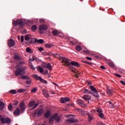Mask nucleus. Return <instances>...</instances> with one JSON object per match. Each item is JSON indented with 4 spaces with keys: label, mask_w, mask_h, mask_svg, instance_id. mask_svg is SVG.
I'll return each instance as SVG.
<instances>
[{
    "label": "nucleus",
    "mask_w": 125,
    "mask_h": 125,
    "mask_svg": "<svg viewBox=\"0 0 125 125\" xmlns=\"http://www.w3.org/2000/svg\"><path fill=\"white\" fill-rule=\"evenodd\" d=\"M69 63H70V65L67 66H71V65H72V66H74L75 67H80V64H79V62H75V61L71 62V60H70V62H69Z\"/></svg>",
    "instance_id": "nucleus-7"
},
{
    "label": "nucleus",
    "mask_w": 125,
    "mask_h": 125,
    "mask_svg": "<svg viewBox=\"0 0 125 125\" xmlns=\"http://www.w3.org/2000/svg\"><path fill=\"white\" fill-rule=\"evenodd\" d=\"M64 101L65 102H69L70 101V99H69L68 97H65L64 98Z\"/></svg>",
    "instance_id": "nucleus-52"
},
{
    "label": "nucleus",
    "mask_w": 125,
    "mask_h": 125,
    "mask_svg": "<svg viewBox=\"0 0 125 125\" xmlns=\"http://www.w3.org/2000/svg\"><path fill=\"white\" fill-rule=\"evenodd\" d=\"M78 42V41L76 40L75 39H73L72 41H71V43L73 45H75Z\"/></svg>",
    "instance_id": "nucleus-31"
},
{
    "label": "nucleus",
    "mask_w": 125,
    "mask_h": 125,
    "mask_svg": "<svg viewBox=\"0 0 125 125\" xmlns=\"http://www.w3.org/2000/svg\"><path fill=\"white\" fill-rule=\"evenodd\" d=\"M24 42V36H21V42Z\"/></svg>",
    "instance_id": "nucleus-59"
},
{
    "label": "nucleus",
    "mask_w": 125,
    "mask_h": 125,
    "mask_svg": "<svg viewBox=\"0 0 125 125\" xmlns=\"http://www.w3.org/2000/svg\"><path fill=\"white\" fill-rule=\"evenodd\" d=\"M14 114L16 116H19V115H20V109L17 108L16 110L14 111Z\"/></svg>",
    "instance_id": "nucleus-17"
},
{
    "label": "nucleus",
    "mask_w": 125,
    "mask_h": 125,
    "mask_svg": "<svg viewBox=\"0 0 125 125\" xmlns=\"http://www.w3.org/2000/svg\"><path fill=\"white\" fill-rule=\"evenodd\" d=\"M83 93H86L87 94H90V93H91V92H89L88 91V90L87 89H85L83 91Z\"/></svg>",
    "instance_id": "nucleus-40"
},
{
    "label": "nucleus",
    "mask_w": 125,
    "mask_h": 125,
    "mask_svg": "<svg viewBox=\"0 0 125 125\" xmlns=\"http://www.w3.org/2000/svg\"><path fill=\"white\" fill-rule=\"evenodd\" d=\"M43 113V109H37L35 112V114L37 115L38 117H41Z\"/></svg>",
    "instance_id": "nucleus-5"
},
{
    "label": "nucleus",
    "mask_w": 125,
    "mask_h": 125,
    "mask_svg": "<svg viewBox=\"0 0 125 125\" xmlns=\"http://www.w3.org/2000/svg\"><path fill=\"white\" fill-rule=\"evenodd\" d=\"M58 35V37H60V38H63V34L61 33L60 32L59 34Z\"/></svg>",
    "instance_id": "nucleus-57"
},
{
    "label": "nucleus",
    "mask_w": 125,
    "mask_h": 125,
    "mask_svg": "<svg viewBox=\"0 0 125 125\" xmlns=\"http://www.w3.org/2000/svg\"><path fill=\"white\" fill-rule=\"evenodd\" d=\"M42 55H43V56H45L46 55H49V53H45V52L42 53Z\"/></svg>",
    "instance_id": "nucleus-55"
},
{
    "label": "nucleus",
    "mask_w": 125,
    "mask_h": 125,
    "mask_svg": "<svg viewBox=\"0 0 125 125\" xmlns=\"http://www.w3.org/2000/svg\"><path fill=\"white\" fill-rule=\"evenodd\" d=\"M86 59H87L88 60H90V61L92 60V58H91V57H86Z\"/></svg>",
    "instance_id": "nucleus-63"
},
{
    "label": "nucleus",
    "mask_w": 125,
    "mask_h": 125,
    "mask_svg": "<svg viewBox=\"0 0 125 125\" xmlns=\"http://www.w3.org/2000/svg\"><path fill=\"white\" fill-rule=\"evenodd\" d=\"M43 68H44L45 69H46V67H47V64H46V63H43Z\"/></svg>",
    "instance_id": "nucleus-60"
},
{
    "label": "nucleus",
    "mask_w": 125,
    "mask_h": 125,
    "mask_svg": "<svg viewBox=\"0 0 125 125\" xmlns=\"http://www.w3.org/2000/svg\"><path fill=\"white\" fill-rule=\"evenodd\" d=\"M83 52L86 54H90L91 51H89V50H84Z\"/></svg>",
    "instance_id": "nucleus-33"
},
{
    "label": "nucleus",
    "mask_w": 125,
    "mask_h": 125,
    "mask_svg": "<svg viewBox=\"0 0 125 125\" xmlns=\"http://www.w3.org/2000/svg\"><path fill=\"white\" fill-rule=\"evenodd\" d=\"M44 46L46 47V48H50V47L54 46V45L51 43H46L44 44Z\"/></svg>",
    "instance_id": "nucleus-18"
},
{
    "label": "nucleus",
    "mask_w": 125,
    "mask_h": 125,
    "mask_svg": "<svg viewBox=\"0 0 125 125\" xmlns=\"http://www.w3.org/2000/svg\"><path fill=\"white\" fill-rule=\"evenodd\" d=\"M25 91H26V89H19L18 90V92L19 93H23V92H25Z\"/></svg>",
    "instance_id": "nucleus-35"
},
{
    "label": "nucleus",
    "mask_w": 125,
    "mask_h": 125,
    "mask_svg": "<svg viewBox=\"0 0 125 125\" xmlns=\"http://www.w3.org/2000/svg\"><path fill=\"white\" fill-rule=\"evenodd\" d=\"M28 106L29 107H32L31 110H34L39 106V104H36V101H32L29 104Z\"/></svg>",
    "instance_id": "nucleus-4"
},
{
    "label": "nucleus",
    "mask_w": 125,
    "mask_h": 125,
    "mask_svg": "<svg viewBox=\"0 0 125 125\" xmlns=\"http://www.w3.org/2000/svg\"><path fill=\"white\" fill-rule=\"evenodd\" d=\"M13 25L15 27H17V25H19L18 20L17 21H13Z\"/></svg>",
    "instance_id": "nucleus-27"
},
{
    "label": "nucleus",
    "mask_w": 125,
    "mask_h": 125,
    "mask_svg": "<svg viewBox=\"0 0 125 125\" xmlns=\"http://www.w3.org/2000/svg\"><path fill=\"white\" fill-rule=\"evenodd\" d=\"M19 102H18V101H16L13 103V105H14V106H17V104H19Z\"/></svg>",
    "instance_id": "nucleus-54"
},
{
    "label": "nucleus",
    "mask_w": 125,
    "mask_h": 125,
    "mask_svg": "<svg viewBox=\"0 0 125 125\" xmlns=\"http://www.w3.org/2000/svg\"><path fill=\"white\" fill-rule=\"evenodd\" d=\"M10 93H11V94H16L17 92L15 90H11L10 91Z\"/></svg>",
    "instance_id": "nucleus-44"
},
{
    "label": "nucleus",
    "mask_w": 125,
    "mask_h": 125,
    "mask_svg": "<svg viewBox=\"0 0 125 125\" xmlns=\"http://www.w3.org/2000/svg\"><path fill=\"white\" fill-rule=\"evenodd\" d=\"M30 38H31V35L30 34H27L25 35V41H29L30 40Z\"/></svg>",
    "instance_id": "nucleus-26"
},
{
    "label": "nucleus",
    "mask_w": 125,
    "mask_h": 125,
    "mask_svg": "<svg viewBox=\"0 0 125 125\" xmlns=\"http://www.w3.org/2000/svg\"><path fill=\"white\" fill-rule=\"evenodd\" d=\"M20 108H21V111H25V103H24L23 102L21 103V104L20 105Z\"/></svg>",
    "instance_id": "nucleus-9"
},
{
    "label": "nucleus",
    "mask_w": 125,
    "mask_h": 125,
    "mask_svg": "<svg viewBox=\"0 0 125 125\" xmlns=\"http://www.w3.org/2000/svg\"><path fill=\"white\" fill-rule=\"evenodd\" d=\"M18 23L20 26H21V25H23V21L21 19L18 20Z\"/></svg>",
    "instance_id": "nucleus-32"
},
{
    "label": "nucleus",
    "mask_w": 125,
    "mask_h": 125,
    "mask_svg": "<svg viewBox=\"0 0 125 125\" xmlns=\"http://www.w3.org/2000/svg\"><path fill=\"white\" fill-rule=\"evenodd\" d=\"M8 110H9V111H11V110H12V103L9 104V105L8 106Z\"/></svg>",
    "instance_id": "nucleus-46"
},
{
    "label": "nucleus",
    "mask_w": 125,
    "mask_h": 125,
    "mask_svg": "<svg viewBox=\"0 0 125 125\" xmlns=\"http://www.w3.org/2000/svg\"><path fill=\"white\" fill-rule=\"evenodd\" d=\"M49 92H50V93H51V94H55V92H54L51 90H50Z\"/></svg>",
    "instance_id": "nucleus-58"
},
{
    "label": "nucleus",
    "mask_w": 125,
    "mask_h": 125,
    "mask_svg": "<svg viewBox=\"0 0 125 125\" xmlns=\"http://www.w3.org/2000/svg\"><path fill=\"white\" fill-rule=\"evenodd\" d=\"M55 120L56 122H60L61 121V118L59 116H58V114L56 113L54 116L50 118L49 120V124H52L53 123V120Z\"/></svg>",
    "instance_id": "nucleus-3"
},
{
    "label": "nucleus",
    "mask_w": 125,
    "mask_h": 125,
    "mask_svg": "<svg viewBox=\"0 0 125 125\" xmlns=\"http://www.w3.org/2000/svg\"><path fill=\"white\" fill-rule=\"evenodd\" d=\"M76 50L78 52H80L82 50V47L79 45H77L76 47Z\"/></svg>",
    "instance_id": "nucleus-23"
},
{
    "label": "nucleus",
    "mask_w": 125,
    "mask_h": 125,
    "mask_svg": "<svg viewBox=\"0 0 125 125\" xmlns=\"http://www.w3.org/2000/svg\"><path fill=\"white\" fill-rule=\"evenodd\" d=\"M48 27L46 25H41L39 26V31H43V30H47Z\"/></svg>",
    "instance_id": "nucleus-8"
},
{
    "label": "nucleus",
    "mask_w": 125,
    "mask_h": 125,
    "mask_svg": "<svg viewBox=\"0 0 125 125\" xmlns=\"http://www.w3.org/2000/svg\"><path fill=\"white\" fill-rule=\"evenodd\" d=\"M99 117H100V118H101V119H104V114H103V113L101 112V113H99Z\"/></svg>",
    "instance_id": "nucleus-38"
},
{
    "label": "nucleus",
    "mask_w": 125,
    "mask_h": 125,
    "mask_svg": "<svg viewBox=\"0 0 125 125\" xmlns=\"http://www.w3.org/2000/svg\"><path fill=\"white\" fill-rule=\"evenodd\" d=\"M21 79L22 80H29V77L27 76H21Z\"/></svg>",
    "instance_id": "nucleus-41"
},
{
    "label": "nucleus",
    "mask_w": 125,
    "mask_h": 125,
    "mask_svg": "<svg viewBox=\"0 0 125 125\" xmlns=\"http://www.w3.org/2000/svg\"><path fill=\"white\" fill-rule=\"evenodd\" d=\"M26 52L30 53L31 54H33V50H32L30 47H27L26 48Z\"/></svg>",
    "instance_id": "nucleus-21"
},
{
    "label": "nucleus",
    "mask_w": 125,
    "mask_h": 125,
    "mask_svg": "<svg viewBox=\"0 0 125 125\" xmlns=\"http://www.w3.org/2000/svg\"><path fill=\"white\" fill-rule=\"evenodd\" d=\"M16 70L15 72V75L16 76H22L26 73L25 70L27 69V66H24L23 68H21L20 64H18L15 66Z\"/></svg>",
    "instance_id": "nucleus-1"
},
{
    "label": "nucleus",
    "mask_w": 125,
    "mask_h": 125,
    "mask_svg": "<svg viewBox=\"0 0 125 125\" xmlns=\"http://www.w3.org/2000/svg\"><path fill=\"white\" fill-rule=\"evenodd\" d=\"M33 78L34 79H36L37 81H40L41 79H42V77L38 76V75L34 74L32 76Z\"/></svg>",
    "instance_id": "nucleus-14"
},
{
    "label": "nucleus",
    "mask_w": 125,
    "mask_h": 125,
    "mask_svg": "<svg viewBox=\"0 0 125 125\" xmlns=\"http://www.w3.org/2000/svg\"><path fill=\"white\" fill-rule=\"evenodd\" d=\"M97 112H98V113H102L103 111H102V109L101 108H99L97 110Z\"/></svg>",
    "instance_id": "nucleus-53"
},
{
    "label": "nucleus",
    "mask_w": 125,
    "mask_h": 125,
    "mask_svg": "<svg viewBox=\"0 0 125 125\" xmlns=\"http://www.w3.org/2000/svg\"><path fill=\"white\" fill-rule=\"evenodd\" d=\"M36 91H37V88L35 87L31 90V92H32V93H35Z\"/></svg>",
    "instance_id": "nucleus-48"
},
{
    "label": "nucleus",
    "mask_w": 125,
    "mask_h": 125,
    "mask_svg": "<svg viewBox=\"0 0 125 125\" xmlns=\"http://www.w3.org/2000/svg\"><path fill=\"white\" fill-rule=\"evenodd\" d=\"M32 83V80L30 79V78H29V79L26 80V83L27 84H30Z\"/></svg>",
    "instance_id": "nucleus-45"
},
{
    "label": "nucleus",
    "mask_w": 125,
    "mask_h": 125,
    "mask_svg": "<svg viewBox=\"0 0 125 125\" xmlns=\"http://www.w3.org/2000/svg\"><path fill=\"white\" fill-rule=\"evenodd\" d=\"M37 27L36 25H33L31 27V29L32 31H36V30H37Z\"/></svg>",
    "instance_id": "nucleus-42"
},
{
    "label": "nucleus",
    "mask_w": 125,
    "mask_h": 125,
    "mask_svg": "<svg viewBox=\"0 0 125 125\" xmlns=\"http://www.w3.org/2000/svg\"><path fill=\"white\" fill-rule=\"evenodd\" d=\"M46 69H48V70H50V71H51V70H52V66L50 63L47 64Z\"/></svg>",
    "instance_id": "nucleus-22"
},
{
    "label": "nucleus",
    "mask_w": 125,
    "mask_h": 125,
    "mask_svg": "<svg viewBox=\"0 0 125 125\" xmlns=\"http://www.w3.org/2000/svg\"><path fill=\"white\" fill-rule=\"evenodd\" d=\"M38 50H39L40 52H42V51L43 50V48H42V47L38 48Z\"/></svg>",
    "instance_id": "nucleus-56"
},
{
    "label": "nucleus",
    "mask_w": 125,
    "mask_h": 125,
    "mask_svg": "<svg viewBox=\"0 0 125 125\" xmlns=\"http://www.w3.org/2000/svg\"><path fill=\"white\" fill-rule=\"evenodd\" d=\"M60 101H61V103H62V104L65 103V99L64 98H61Z\"/></svg>",
    "instance_id": "nucleus-49"
},
{
    "label": "nucleus",
    "mask_w": 125,
    "mask_h": 125,
    "mask_svg": "<svg viewBox=\"0 0 125 125\" xmlns=\"http://www.w3.org/2000/svg\"><path fill=\"white\" fill-rule=\"evenodd\" d=\"M4 103L1 101H0V111H2V110H3L4 108Z\"/></svg>",
    "instance_id": "nucleus-15"
},
{
    "label": "nucleus",
    "mask_w": 125,
    "mask_h": 125,
    "mask_svg": "<svg viewBox=\"0 0 125 125\" xmlns=\"http://www.w3.org/2000/svg\"><path fill=\"white\" fill-rule=\"evenodd\" d=\"M54 56H55V57L57 58H61V59L62 60V63H64V65H65V66H69L71 60L61 57L60 56V55L58 54H56Z\"/></svg>",
    "instance_id": "nucleus-2"
},
{
    "label": "nucleus",
    "mask_w": 125,
    "mask_h": 125,
    "mask_svg": "<svg viewBox=\"0 0 125 125\" xmlns=\"http://www.w3.org/2000/svg\"><path fill=\"white\" fill-rule=\"evenodd\" d=\"M40 82H42V83H43L46 84L47 83V81H45L44 79H42V78L41 77V79L40 80Z\"/></svg>",
    "instance_id": "nucleus-37"
},
{
    "label": "nucleus",
    "mask_w": 125,
    "mask_h": 125,
    "mask_svg": "<svg viewBox=\"0 0 125 125\" xmlns=\"http://www.w3.org/2000/svg\"><path fill=\"white\" fill-rule=\"evenodd\" d=\"M29 65L32 70H36V68H35V66L33 65V63H32V62H30Z\"/></svg>",
    "instance_id": "nucleus-30"
},
{
    "label": "nucleus",
    "mask_w": 125,
    "mask_h": 125,
    "mask_svg": "<svg viewBox=\"0 0 125 125\" xmlns=\"http://www.w3.org/2000/svg\"><path fill=\"white\" fill-rule=\"evenodd\" d=\"M37 70L40 73H43V69L41 67H38Z\"/></svg>",
    "instance_id": "nucleus-34"
},
{
    "label": "nucleus",
    "mask_w": 125,
    "mask_h": 125,
    "mask_svg": "<svg viewBox=\"0 0 125 125\" xmlns=\"http://www.w3.org/2000/svg\"><path fill=\"white\" fill-rule=\"evenodd\" d=\"M14 58L15 60H20L21 57L18 55H15Z\"/></svg>",
    "instance_id": "nucleus-29"
},
{
    "label": "nucleus",
    "mask_w": 125,
    "mask_h": 125,
    "mask_svg": "<svg viewBox=\"0 0 125 125\" xmlns=\"http://www.w3.org/2000/svg\"><path fill=\"white\" fill-rule=\"evenodd\" d=\"M35 42H38V43H42V42H43L44 41L42 39H36L35 40Z\"/></svg>",
    "instance_id": "nucleus-24"
},
{
    "label": "nucleus",
    "mask_w": 125,
    "mask_h": 125,
    "mask_svg": "<svg viewBox=\"0 0 125 125\" xmlns=\"http://www.w3.org/2000/svg\"><path fill=\"white\" fill-rule=\"evenodd\" d=\"M42 93L43 95L45 96V97L47 98L49 97V95L48 94V93H47V91H46L45 89L42 90Z\"/></svg>",
    "instance_id": "nucleus-16"
},
{
    "label": "nucleus",
    "mask_w": 125,
    "mask_h": 125,
    "mask_svg": "<svg viewBox=\"0 0 125 125\" xmlns=\"http://www.w3.org/2000/svg\"><path fill=\"white\" fill-rule=\"evenodd\" d=\"M106 93L109 95L110 96L113 95V90L111 89H107L106 90Z\"/></svg>",
    "instance_id": "nucleus-19"
},
{
    "label": "nucleus",
    "mask_w": 125,
    "mask_h": 125,
    "mask_svg": "<svg viewBox=\"0 0 125 125\" xmlns=\"http://www.w3.org/2000/svg\"><path fill=\"white\" fill-rule=\"evenodd\" d=\"M83 98L85 101H88V100H90L91 99V98H90V97L87 95H84Z\"/></svg>",
    "instance_id": "nucleus-11"
},
{
    "label": "nucleus",
    "mask_w": 125,
    "mask_h": 125,
    "mask_svg": "<svg viewBox=\"0 0 125 125\" xmlns=\"http://www.w3.org/2000/svg\"><path fill=\"white\" fill-rule=\"evenodd\" d=\"M11 123V120L9 118H6V124H10Z\"/></svg>",
    "instance_id": "nucleus-43"
},
{
    "label": "nucleus",
    "mask_w": 125,
    "mask_h": 125,
    "mask_svg": "<svg viewBox=\"0 0 125 125\" xmlns=\"http://www.w3.org/2000/svg\"><path fill=\"white\" fill-rule=\"evenodd\" d=\"M67 124H74V123H76V121L74 118H71V119H69L66 121Z\"/></svg>",
    "instance_id": "nucleus-12"
},
{
    "label": "nucleus",
    "mask_w": 125,
    "mask_h": 125,
    "mask_svg": "<svg viewBox=\"0 0 125 125\" xmlns=\"http://www.w3.org/2000/svg\"><path fill=\"white\" fill-rule=\"evenodd\" d=\"M45 117V118H48L49 116H50V111H47L44 114Z\"/></svg>",
    "instance_id": "nucleus-25"
},
{
    "label": "nucleus",
    "mask_w": 125,
    "mask_h": 125,
    "mask_svg": "<svg viewBox=\"0 0 125 125\" xmlns=\"http://www.w3.org/2000/svg\"><path fill=\"white\" fill-rule=\"evenodd\" d=\"M77 103L79 104V105H81L82 106L86 107V105H85L83 102V101L82 100H77Z\"/></svg>",
    "instance_id": "nucleus-10"
},
{
    "label": "nucleus",
    "mask_w": 125,
    "mask_h": 125,
    "mask_svg": "<svg viewBox=\"0 0 125 125\" xmlns=\"http://www.w3.org/2000/svg\"><path fill=\"white\" fill-rule=\"evenodd\" d=\"M120 83L123 85H125V83L123 81H120Z\"/></svg>",
    "instance_id": "nucleus-64"
},
{
    "label": "nucleus",
    "mask_w": 125,
    "mask_h": 125,
    "mask_svg": "<svg viewBox=\"0 0 125 125\" xmlns=\"http://www.w3.org/2000/svg\"><path fill=\"white\" fill-rule=\"evenodd\" d=\"M101 69H102L103 70H106V67L105 66L102 65L100 66Z\"/></svg>",
    "instance_id": "nucleus-61"
},
{
    "label": "nucleus",
    "mask_w": 125,
    "mask_h": 125,
    "mask_svg": "<svg viewBox=\"0 0 125 125\" xmlns=\"http://www.w3.org/2000/svg\"><path fill=\"white\" fill-rule=\"evenodd\" d=\"M52 34L53 36H58L60 34V32L59 31V30H54L52 31Z\"/></svg>",
    "instance_id": "nucleus-13"
},
{
    "label": "nucleus",
    "mask_w": 125,
    "mask_h": 125,
    "mask_svg": "<svg viewBox=\"0 0 125 125\" xmlns=\"http://www.w3.org/2000/svg\"><path fill=\"white\" fill-rule=\"evenodd\" d=\"M114 75L115 76L118 77V78H121L122 77L121 75H120V74H118L117 73H115Z\"/></svg>",
    "instance_id": "nucleus-62"
},
{
    "label": "nucleus",
    "mask_w": 125,
    "mask_h": 125,
    "mask_svg": "<svg viewBox=\"0 0 125 125\" xmlns=\"http://www.w3.org/2000/svg\"><path fill=\"white\" fill-rule=\"evenodd\" d=\"M88 115V122H90L91 121L93 120V117H92V115H90L89 113H87Z\"/></svg>",
    "instance_id": "nucleus-20"
},
{
    "label": "nucleus",
    "mask_w": 125,
    "mask_h": 125,
    "mask_svg": "<svg viewBox=\"0 0 125 125\" xmlns=\"http://www.w3.org/2000/svg\"><path fill=\"white\" fill-rule=\"evenodd\" d=\"M94 96H95V97H98L99 96V94H98V92H94L93 93Z\"/></svg>",
    "instance_id": "nucleus-50"
},
{
    "label": "nucleus",
    "mask_w": 125,
    "mask_h": 125,
    "mask_svg": "<svg viewBox=\"0 0 125 125\" xmlns=\"http://www.w3.org/2000/svg\"><path fill=\"white\" fill-rule=\"evenodd\" d=\"M108 65L111 67H115V64H114V63L112 62H109L108 63Z\"/></svg>",
    "instance_id": "nucleus-36"
},
{
    "label": "nucleus",
    "mask_w": 125,
    "mask_h": 125,
    "mask_svg": "<svg viewBox=\"0 0 125 125\" xmlns=\"http://www.w3.org/2000/svg\"><path fill=\"white\" fill-rule=\"evenodd\" d=\"M34 58H37V57H36L35 56H33L32 59H29L30 62H33V61H35V59H34Z\"/></svg>",
    "instance_id": "nucleus-51"
},
{
    "label": "nucleus",
    "mask_w": 125,
    "mask_h": 125,
    "mask_svg": "<svg viewBox=\"0 0 125 125\" xmlns=\"http://www.w3.org/2000/svg\"><path fill=\"white\" fill-rule=\"evenodd\" d=\"M90 88H91V90L93 91V92H98L97 90H96V88H95V87H94L93 86H90Z\"/></svg>",
    "instance_id": "nucleus-28"
},
{
    "label": "nucleus",
    "mask_w": 125,
    "mask_h": 125,
    "mask_svg": "<svg viewBox=\"0 0 125 125\" xmlns=\"http://www.w3.org/2000/svg\"><path fill=\"white\" fill-rule=\"evenodd\" d=\"M108 103H109V106L111 108H114V104H113V103L109 101L108 102Z\"/></svg>",
    "instance_id": "nucleus-47"
},
{
    "label": "nucleus",
    "mask_w": 125,
    "mask_h": 125,
    "mask_svg": "<svg viewBox=\"0 0 125 125\" xmlns=\"http://www.w3.org/2000/svg\"><path fill=\"white\" fill-rule=\"evenodd\" d=\"M8 45L9 47H13V46L15 45V41L12 39L9 40L8 42Z\"/></svg>",
    "instance_id": "nucleus-6"
},
{
    "label": "nucleus",
    "mask_w": 125,
    "mask_h": 125,
    "mask_svg": "<svg viewBox=\"0 0 125 125\" xmlns=\"http://www.w3.org/2000/svg\"><path fill=\"white\" fill-rule=\"evenodd\" d=\"M0 121L2 124H6V118H2Z\"/></svg>",
    "instance_id": "nucleus-39"
}]
</instances>
